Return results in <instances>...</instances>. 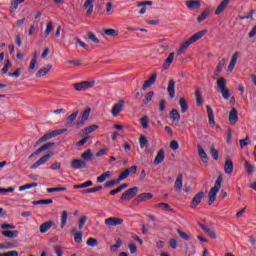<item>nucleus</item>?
Listing matches in <instances>:
<instances>
[{
	"instance_id": "18",
	"label": "nucleus",
	"mask_w": 256,
	"mask_h": 256,
	"mask_svg": "<svg viewBox=\"0 0 256 256\" xmlns=\"http://www.w3.org/2000/svg\"><path fill=\"white\" fill-rule=\"evenodd\" d=\"M209 15H211V7H206L204 11L197 17L198 23H203L205 19H208Z\"/></svg>"
},
{
	"instance_id": "4",
	"label": "nucleus",
	"mask_w": 256,
	"mask_h": 256,
	"mask_svg": "<svg viewBox=\"0 0 256 256\" xmlns=\"http://www.w3.org/2000/svg\"><path fill=\"white\" fill-rule=\"evenodd\" d=\"M137 193H139V188L134 186L126 190L120 197V201H131L134 197H137Z\"/></svg>"
},
{
	"instance_id": "37",
	"label": "nucleus",
	"mask_w": 256,
	"mask_h": 256,
	"mask_svg": "<svg viewBox=\"0 0 256 256\" xmlns=\"http://www.w3.org/2000/svg\"><path fill=\"white\" fill-rule=\"evenodd\" d=\"M185 253L188 256H193L195 255V245H193L192 243L188 244L185 246Z\"/></svg>"
},
{
	"instance_id": "2",
	"label": "nucleus",
	"mask_w": 256,
	"mask_h": 256,
	"mask_svg": "<svg viewBox=\"0 0 256 256\" xmlns=\"http://www.w3.org/2000/svg\"><path fill=\"white\" fill-rule=\"evenodd\" d=\"M222 183H223V176L219 175L215 182L214 187H212L208 193V205L215 203V201L217 199V193H219Z\"/></svg>"
},
{
	"instance_id": "1",
	"label": "nucleus",
	"mask_w": 256,
	"mask_h": 256,
	"mask_svg": "<svg viewBox=\"0 0 256 256\" xmlns=\"http://www.w3.org/2000/svg\"><path fill=\"white\" fill-rule=\"evenodd\" d=\"M205 35H207V30H201L195 33L192 37H190L188 40L181 44L179 49L176 51V54L183 55V53H185L187 49H189L190 45H193V43H197V41H199V39H203Z\"/></svg>"
},
{
	"instance_id": "24",
	"label": "nucleus",
	"mask_w": 256,
	"mask_h": 256,
	"mask_svg": "<svg viewBox=\"0 0 256 256\" xmlns=\"http://www.w3.org/2000/svg\"><path fill=\"white\" fill-rule=\"evenodd\" d=\"M53 66H51L50 64H48L46 67L39 69L36 72V77L40 78V77H45L46 75H49V71H51Z\"/></svg>"
},
{
	"instance_id": "49",
	"label": "nucleus",
	"mask_w": 256,
	"mask_h": 256,
	"mask_svg": "<svg viewBox=\"0 0 256 256\" xmlns=\"http://www.w3.org/2000/svg\"><path fill=\"white\" fill-rule=\"evenodd\" d=\"M170 115L172 117V121H179V119H181V114H179V111L177 109H173L170 112Z\"/></svg>"
},
{
	"instance_id": "32",
	"label": "nucleus",
	"mask_w": 256,
	"mask_h": 256,
	"mask_svg": "<svg viewBox=\"0 0 256 256\" xmlns=\"http://www.w3.org/2000/svg\"><path fill=\"white\" fill-rule=\"evenodd\" d=\"M67 219H69V213L67 210H63L61 215V229H65V226L67 225Z\"/></svg>"
},
{
	"instance_id": "36",
	"label": "nucleus",
	"mask_w": 256,
	"mask_h": 256,
	"mask_svg": "<svg viewBox=\"0 0 256 256\" xmlns=\"http://www.w3.org/2000/svg\"><path fill=\"white\" fill-rule=\"evenodd\" d=\"M25 0H13L10 4V12L15 13L17 11V8L19 7V3H24Z\"/></svg>"
},
{
	"instance_id": "35",
	"label": "nucleus",
	"mask_w": 256,
	"mask_h": 256,
	"mask_svg": "<svg viewBox=\"0 0 256 256\" xmlns=\"http://www.w3.org/2000/svg\"><path fill=\"white\" fill-rule=\"evenodd\" d=\"M77 115H79V110H76L71 115H69L66 119L67 125H69L71 127L73 125V121H75V119H77Z\"/></svg>"
},
{
	"instance_id": "42",
	"label": "nucleus",
	"mask_w": 256,
	"mask_h": 256,
	"mask_svg": "<svg viewBox=\"0 0 256 256\" xmlns=\"http://www.w3.org/2000/svg\"><path fill=\"white\" fill-rule=\"evenodd\" d=\"M119 183H121V181L117 178L106 182L104 187L111 189V187H115V185H119Z\"/></svg>"
},
{
	"instance_id": "41",
	"label": "nucleus",
	"mask_w": 256,
	"mask_h": 256,
	"mask_svg": "<svg viewBox=\"0 0 256 256\" xmlns=\"http://www.w3.org/2000/svg\"><path fill=\"white\" fill-rule=\"evenodd\" d=\"M53 203V199H46V200H36L33 201V205H51Z\"/></svg>"
},
{
	"instance_id": "19",
	"label": "nucleus",
	"mask_w": 256,
	"mask_h": 256,
	"mask_svg": "<svg viewBox=\"0 0 256 256\" xmlns=\"http://www.w3.org/2000/svg\"><path fill=\"white\" fill-rule=\"evenodd\" d=\"M61 133H63V132H61L60 130H53L49 133L44 134L41 137V139L45 143V141H49V139H53V137H57L58 135H61Z\"/></svg>"
},
{
	"instance_id": "6",
	"label": "nucleus",
	"mask_w": 256,
	"mask_h": 256,
	"mask_svg": "<svg viewBox=\"0 0 256 256\" xmlns=\"http://www.w3.org/2000/svg\"><path fill=\"white\" fill-rule=\"evenodd\" d=\"M55 155V152H50L44 156H42L38 161H36L33 165L30 166V169H37L40 165H45L49 159H51Z\"/></svg>"
},
{
	"instance_id": "52",
	"label": "nucleus",
	"mask_w": 256,
	"mask_h": 256,
	"mask_svg": "<svg viewBox=\"0 0 256 256\" xmlns=\"http://www.w3.org/2000/svg\"><path fill=\"white\" fill-rule=\"evenodd\" d=\"M86 245H88V247H97L99 245V241H97L96 238H89Z\"/></svg>"
},
{
	"instance_id": "51",
	"label": "nucleus",
	"mask_w": 256,
	"mask_h": 256,
	"mask_svg": "<svg viewBox=\"0 0 256 256\" xmlns=\"http://www.w3.org/2000/svg\"><path fill=\"white\" fill-rule=\"evenodd\" d=\"M244 167L248 175H253V164H250L248 160H245Z\"/></svg>"
},
{
	"instance_id": "56",
	"label": "nucleus",
	"mask_w": 256,
	"mask_h": 256,
	"mask_svg": "<svg viewBox=\"0 0 256 256\" xmlns=\"http://www.w3.org/2000/svg\"><path fill=\"white\" fill-rule=\"evenodd\" d=\"M87 37L88 39H90V41H92V43H96V44L100 43V41L97 39V36H95L93 32H88Z\"/></svg>"
},
{
	"instance_id": "15",
	"label": "nucleus",
	"mask_w": 256,
	"mask_h": 256,
	"mask_svg": "<svg viewBox=\"0 0 256 256\" xmlns=\"http://www.w3.org/2000/svg\"><path fill=\"white\" fill-rule=\"evenodd\" d=\"M239 121V112L237 111V108H232L229 113V122L231 125H235Z\"/></svg>"
},
{
	"instance_id": "5",
	"label": "nucleus",
	"mask_w": 256,
	"mask_h": 256,
	"mask_svg": "<svg viewBox=\"0 0 256 256\" xmlns=\"http://www.w3.org/2000/svg\"><path fill=\"white\" fill-rule=\"evenodd\" d=\"M73 87L75 91H87V89H91L92 87H95V80L75 83Z\"/></svg>"
},
{
	"instance_id": "9",
	"label": "nucleus",
	"mask_w": 256,
	"mask_h": 256,
	"mask_svg": "<svg viewBox=\"0 0 256 256\" xmlns=\"http://www.w3.org/2000/svg\"><path fill=\"white\" fill-rule=\"evenodd\" d=\"M203 197H205V192L200 191L195 196L193 197L191 203H190V208L191 209H197V206L201 203L203 200Z\"/></svg>"
},
{
	"instance_id": "50",
	"label": "nucleus",
	"mask_w": 256,
	"mask_h": 256,
	"mask_svg": "<svg viewBox=\"0 0 256 256\" xmlns=\"http://www.w3.org/2000/svg\"><path fill=\"white\" fill-rule=\"evenodd\" d=\"M140 123H141L143 129H149V117L143 116L140 119Z\"/></svg>"
},
{
	"instance_id": "40",
	"label": "nucleus",
	"mask_w": 256,
	"mask_h": 256,
	"mask_svg": "<svg viewBox=\"0 0 256 256\" xmlns=\"http://www.w3.org/2000/svg\"><path fill=\"white\" fill-rule=\"evenodd\" d=\"M177 233L183 241H191V236L181 229H177Z\"/></svg>"
},
{
	"instance_id": "47",
	"label": "nucleus",
	"mask_w": 256,
	"mask_h": 256,
	"mask_svg": "<svg viewBox=\"0 0 256 256\" xmlns=\"http://www.w3.org/2000/svg\"><path fill=\"white\" fill-rule=\"evenodd\" d=\"M156 207H158L159 209H164V211H170L171 213L174 212L168 203H158Z\"/></svg>"
},
{
	"instance_id": "43",
	"label": "nucleus",
	"mask_w": 256,
	"mask_h": 256,
	"mask_svg": "<svg viewBox=\"0 0 256 256\" xmlns=\"http://www.w3.org/2000/svg\"><path fill=\"white\" fill-rule=\"evenodd\" d=\"M121 245H123V241L121 240V238H118L116 240V244H114L110 247V251H112V253H116L117 249H119V247H121Z\"/></svg>"
},
{
	"instance_id": "60",
	"label": "nucleus",
	"mask_w": 256,
	"mask_h": 256,
	"mask_svg": "<svg viewBox=\"0 0 256 256\" xmlns=\"http://www.w3.org/2000/svg\"><path fill=\"white\" fill-rule=\"evenodd\" d=\"M37 183H30L19 187V191H25L27 189H31L32 187H37Z\"/></svg>"
},
{
	"instance_id": "46",
	"label": "nucleus",
	"mask_w": 256,
	"mask_h": 256,
	"mask_svg": "<svg viewBox=\"0 0 256 256\" xmlns=\"http://www.w3.org/2000/svg\"><path fill=\"white\" fill-rule=\"evenodd\" d=\"M9 69H11V60H6L3 68H2V75H7L9 73Z\"/></svg>"
},
{
	"instance_id": "7",
	"label": "nucleus",
	"mask_w": 256,
	"mask_h": 256,
	"mask_svg": "<svg viewBox=\"0 0 256 256\" xmlns=\"http://www.w3.org/2000/svg\"><path fill=\"white\" fill-rule=\"evenodd\" d=\"M149 199H153V194L150 192L147 193H141L140 195L137 196L132 202V205H139V203H143L145 201H148Z\"/></svg>"
},
{
	"instance_id": "10",
	"label": "nucleus",
	"mask_w": 256,
	"mask_h": 256,
	"mask_svg": "<svg viewBox=\"0 0 256 256\" xmlns=\"http://www.w3.org/2000/svg\"><path fill=\"white\" fill-rule=\"evenodd\" d=\"M185 5L190 11H199L201 9V0H186Z\"/></svg>"
},
{
	"instance_id": "64",
	"label": "nucleus",
	"mask_w": 256,
	"mask_h": 256,
	"mask_svg": "<svg viewBox=\"0 0 256 256\" xmlns=\"http://www.w3.org/2000/svg\"><path fill=\"white\" fill-rule=\"evenodd\" d=\"M206 235H209L211 239H217V233H215V230H211V228H208L205 231Z\"/></svg>"
},
{
	"instance_id": "33",
	"label": "nucleus",
	"mask_w": 256,
	"mask_h": 256,
	"mask_svg": "<svg viewBox=\"0 0 256 256\" xmlns=\"http://www.w3.org/2000/svg\"><path fill=\"white\" fill-rule=\"evenodd\" d=\"M111 175V171L104 172L102 175L97 177V183H105V181H107V179H109Z\"/></svg>"
},
{
	"instance_id": "45",
	"label": "nucleus",
	"mask_w": 256,
	"mask_h": 256,
	"mask_svg": "<svg viewBox=\"0 0 256 256\" xmlns=\"http://www.w3.org/2000/svg\"><path fill=\"white\" fill-rule=\"evenodd\" d=\"M155 95V92L150 91L145 95V99H144V105H148L149 103H151V101H153V97Z\"/></svg>"
},
{
	"instance_id": "30",
	"label": "nucleus",
	"mask_w": 256,
	"mask_h": 256,
	"mask_svg": "<svg viewBox=\"0 0 256 256\" xmlns=\"http://www.w3.org/2000/svg\"><path fill=\"white\" fill-rule=\"evenodd\" d=\"M97 129H99V125L93 124L82 129V133L83 135H90V133H93V131H97Z\"/></svg>"
},
{
	"instance_id": "12",
	"label": "nucleus",
	"mask_w": 256,
	"mask_h": 256,
	"mask_svg": "<svg viewBox=\"0 0 256 256\" xmlns=\"http://www.w3.org/2000/svg\"><path fill=\"white\" fill-rule=\"evenodd\" d=\"M155 81H157V72L152 73L150 78L144 82L142 86V91H147L149 87H151L152 85H155Z\"/></svg>"
},
{
	"instance_id": "54",
	"label": "nucleus",
	"mask_w": 256,
	"mask_h": 256,
	"mask_svg": "<svg viewBox=\"0 0 256 256\" xmlns=\"http://www.w3.org/2000/svg\"><path fill=\"white\" fill-rule=\"evenodd\" d=\"M52 31H53V23L48 22L47 25H46V30L44 32L45 37H49V35H51Z\"/></svg>"
},
{
	"instance_id": "27",
	"label": "nucleus",
	"mask_w": 256,
	"mask_h": 256,
	"mask_svg": "<svg viewBox=\"0 0 256 256\" xmlns=\"http://www.w3.org/2000/svg\"><path fill=\"white\" fill-rule=\"evenodd\" d=\"M2 235L3 237H8V239H15L16 237H19V231L5 230V231H2Z\"/></svg>"
},
{
	"instance_id": "14",
	"label": "nucleus",
	"mask_w": 256,
	"mask_h": 256,
	"mask_svg": "<svg viewBox=\"0 0 256 256\" xmlns=\"http://www.w3.org/2000/svg\"><path fill=\"white\" fill-rule=\"evenodd\" d=\"M229 3H231V0H222L216 8L214 15H221L229 7Z\"/></svg>"
},
{
	"instance_id": "57",
	"label": "nucleus",
	"mask_w": 256,
	"mask_h": 256,
	"mask_svg": "<svg viewBox=\"0 0 256 256\" xmlns=\"http://www.w3.org/2000/svg\"><path fill=\"white\" fill-rule=\"evenodd\" d=\"M74 241L75 243H81L83 241V232L74 233Z\"/></svg>"
},
{
	"instance_id": "8",
	"label": "nucleus",
	"mask_w": 256,
	"mask_h": 256,
	"mask_svg": "<svg viewBox=\"0 0 256 256\" xmlns=\"http://www.w3.org/2000/svg\"><path fill=\"white\" fill-rule=\"evenodd\" d=\"M124 220L123 218L119 217H109L105 219V225L107 227H117V225H123Z\"/></svg>"
},
{
	"instance_id": "20",
	"label": "nucleus",
	"mask_w": 256,
	"mask_h": 256,
	"mask_svg": "<svg viewBox=\"0 0 256 256\" xmlns=\"http://www.w3.org/2000/svg\"><path fill=\"white\" fill-rule=\"evenodd\" d=\"M163 161H165V150L161 149L157 152V155L154 159L153 164L154 165H161V163H163Z\"/></svg>"
},
{
	"instance_id": "34",
	"label": "nucleus",
	"mask_w": 256,
	"mask_h": 256,
	"mask_svg": "<svg viewBox=\"0 0 256 256\" xmlns=\"http://www.w3.org/2000/svg\"><path fill=\"white\" fill-rule=\"evenodd\" d=\"M179 105L181 107V112L187 113V111L189 110V104L187 103V100L185 98H180Z\"/></svg>"
},
{
	"instance_id": "44",
	"label": "nucleus",
	"mask_w": 256,
	"mask_h": 256,
	"mask_svg": "<svg viewBox=\"0 0 256 256\" xmlns=\"http://www.w3.org/2000/svg\"><path fill=\"white\" fill-rule=\"evenodd\" d=\"M105 35H108V37H117L119 35V32L113 28L104 29Z\"/></svg>"
},
{
	"instance_id": "61",
	"label": "nucleus",
	"mask_w": 256,
	"mask_h": 256,
	"mask_svg": "<svg viewBox=\"0 0 256 256\" xmlns=\"http://www.w3.org/2000/svg\"><path fill=\"white\" fill-rule=\"evenodd\" d=\"M89 115H91V108H87V109L82 113L81 119H82L83 121H87V119H89Z\"/></svg>"
},
{
	"instance_id": "63",
	"label": "nucleus",
	"mask_w": 256,
	"mask_h": 256,
	"mask_svg": "<svg viewBox=\"0 0 256 256\" xmlns=\"http://www.w3.org/2000/svg\"><path fill=\"white\" fill-rule=\"evenodd\" d=\"M0 256H19V252L16 250L0 253Z\"/></svg>"
},
{
	"instance_id": "39",
	"label": "nucleus",
	"mask_w": 256,
	"mask_h": 256,
	"mask_svg": "<svg viewBox=\"0 0 256 256\" xmlns=\"http://www.w3.org/2000/svg\"><path fill=\"white\" fill-rule=\"evenodd\" d=\"M225 59H222L219 63L218 66L216 68V71L214 72V74L216 75V77H219V73H221V71H223V67H225Z\"/></svg>"
},
{
	"instance_id": "59",
	"label": "nucleus",
	"mask_w": 256,
	"mask_h": 256,
	"mask_svg": "<svg viewBox=\"0 0 256 256\" xmlns=\"http://www.w3.org/2000/svg\"><path fill=\"white\" fill-rule=\"evenodd\" d=\"M85 223H87V216H82L79 219V223H78V229L81 231V229H83V227H85Z\"/></svg>"
},
{
	"instance_id": "53",
	"label": "nucleus",
	"mask_w": 256,
	"mask_h": 256,
	"mask_svg": "<svg viewBox=\"0 0 256 256\" xmlns=\"http://www.w3.org/2000/svg\"><path fill=\"white\" fill-rule=\"evenodd\" d=\"M139 143H140L141 149H144L145 147H147V144L149 143V140H147V137L141 135L140 139H139Z\"/></svg>"
},
{
	"instance_id": "21",
	"label": "nucleus",
	"mask_w": 256,
	"mask_h": 256,
	"mask_svg": "<svg viewBox=\"0 0 256 256\" xmlns=\"http://www.w3.org/2000/svg\"><path fill=\"white\" fill-rule=\"evenodd\" d=\"M81 159H83L85 163L89 161H93V159H95V156L93 155V151H91V149H87L85 152L81 154Z\"/></svg>"
},
{
	"instance_id": "17",
	"label": "nucleus",
	"mask_w": 256,
	"mask_h": 256,
	"mask_svg": "<svg viewBox=\"0 0 256 256\" xmlns=\"http://www.w3.org/2000/svg\"><path fill=\"white\" fill-rule=\"evenodd\" d=\"M183 187V174L180 173L178 174L175 183H174V190L177 193H181V188Z\"/></svg>"
},
{
	"instance_id": "55",
	"label": "nucleus",
	"mask_w": 256,
	"mask_h": 256,
	"mask_svg": "<svg viewBox=\"0 0 256 256\" xmlns=\"http://www.w3.org/2000/svg\"><path fill=\"white\" fill-rule=\"evenodd\" d=\"M210 155L211 157L215 160L218 161L219 160V151H217V149H215V147H212L210 149Z\"/></svg>"
},
{
	"instance_id": "28",
	"label": "nucleus",
	"mask_w": 256,
	"mask_h": 256,
	"mask_svg": "<svg viewBox=\"0 0 256 256\" xmlns=\"http://www.w3.org/2000/svg\"><path fill=\"white\" fill-rule=\"evenodd\" d=\"M206 111L208 113V121L210 125H215V114H213V109L211 106H206Z\"/></svg>"
},
{
	"instance_id": "48",
	"label": "nucleus",
	"mask_w": 256,
	"mask_h": 256,
	"mask_svg": "<svg viewBox=\"0 0 256 256\" xmlns=\"http://www.w3.org/2000/svg\"><path fill=\"white\" fill-rule=\"evenodd\" d=\"M103 189V186H96L90 189L82 190L81 193L87 194V193H97V191H101Z\"/></svg>"
},
{
	"instance_id": "16",
	"label": "nucleus",
	"mask_w": 256,
	"mask_h": 256,
	"mask_svg": "<svg viewBox=\"0 0 256 256\" xmlns=\"http://www.w3.org/2000/svg\"><path fill=\"white\" fill-rule=\"evenodd\" d=\"M174 59H175V52H172L168 55L167 59L164 61L162 65V69L164 71H167V69L171 67V64L173 63Z\"/></svg>"
},
{
	"instance_id": "31",
	"label": "nucleus",
	"mask_w": 256,
	"mask_h": 256,
	"mask_svg": "<svg viewBox=\"0 0 256 256\" xmlns=\"http://www.w3.org/2000/svg\"><path fill=\"white\" fill-rule=\"evenodd\" d=\"M237 59H239V52H235L232 55V59H231L230 64L228 66V69H230V71H233L235 69V65H237Z\"/></svg>"
},
{
	"instance_id": "23",
	"label": "nucleus",
	"mask_w": 256,
	"mask_h": 256,
	"mask_svg": "<svg viewBox=\"0 0 256 256\" xmlns=\"http://www.w3.org/2000/svg\"><path fill=\"white\" fill-rule=\"evenodd\" d=\"M51 227H55V222L53 221H46L40 225V233H47Z\"/></svg>"
},
{
	"instance_id": "26",
	"label": "nucleus",
	"mask_w": 256,
	"mask_h": 256,
	"mask_svg": "<svg viewBox=\"0 0 256 256\" xmlns=\"http://www.w3.org/2000/svg\"><path fill=\"white\" fill-rule=\"evenodd\" d=\"M198 154H199L201 161H203L204 163H209V157L207 156L205 149H203V147H201V145H198Z\"/></svg>"
},
{
	"instance_id": "13",
	"label": "nucleus",
	"mask_w": 256,
	"mask_h": 256,
	"mask_svg": "<svg viewBox=\"0 0 256 256\" xmlns=\"http://www.w3.org/2000/svg\"><path fill=\"white\" fill-rule=\"evenodd\" d=\"M73 169H87V162L81 159H74L70 163Z\"/></svg>"
},
{
	"instance_id": "29",
	"label": "nucleus",
	"mask_w": 256,
	"mask_h": 256,
	"mask_svg": "<svg viewBox=\"0 0 256 256\" xmlns=\"http://www.w3.org/2000/svg\"><path fill=\"white\" fill-rule=\"evenodd\" d=\"M195 97H196V104L198 107H201L203 105V94L201 93L200 88L195 89Z\"/></svg>"
},
{
	"instance_id": "11",
	"label": "nucleus",
	"mask_w": 256,
	"mask_h": 256,
	"mask_svg": "<svg viewBox=\"0 0 256 256\" xmlns=\"http://www.w3.org/2000/svg\"><path fill=\"white\" fill-rule=\"evenodd\" d=\"M124 108H125V100H120L119 102L115 103L112 107L113 117H117L119 113L123 111Z\"/></svg>"
},
{
	"instance_id": "38",
	"label": "nucleus",
	"mask_w": 256,
	"mask_h": 256,
	"mask_svg": "<svg viewBox=\"0 0 256 256\" xmlns=\"http://www.w3.org/2000/svg\"><path fill=\"white\" fill-rule=\"evenodd\" d=\"M53 147H55V142H48V143L44 144L43 146H41L40 148H38V152L43 153V151L53 149Z\"/></svg>"
},
{
	"instance_id": "3",
	"label": "nucleus",
	"mask_w": 256,
	"mask_h": 256,
	"mask_svg": "<svg viewBox=\"0 0 256 256\" xmlns=\"http://www.w3.org/2000/svg\"><path fill=\"white\" fill-rule=\"evenodd\" d=\"M217 91L221 93L223 99H226V101L231 97V91L227 88V80L224 77L218 78Z\"/></svg>"
},
{
	"instance_id": "25",
	"label": "nucleus",
	"mask_w": 256,
	"mask_h": 256,
	"mask_svg": "<svg viewBox=\"0 0 256 256\" xmlns=\"http://www.w3.org/2000/svg\"><path fill=\"white\" fill-rule=\"evenodd\" d=\"M167 92L170 99H175V80H169Z\"/></svg>"
},
{
	"instance_id": "58",
	"label": "nucleus",
	"mask_w": 256,
	"mask_h": 256,
	"mask_svg": "<svg viewBox=\"0 0 256 256\" xmlns=\"http://www.w3.org/2000/svg\"><path fill=\"white\" fill-rule=\"evenodd\" d=\"M57 191H67V188L66 187L47 188V193H57Z\"/></svg>"
},
{
	"instance_id": "62",
	"label": "nucleus",
	"mask_w": 256,
	"mask_h": 256,
	"mask_svg": "<svg viewBox=\"0 0 256 256\" xmlns=\"http://www.w3.org/2000/svg\"><path fill=\"white\" fill-rule=\"evenodd\" d=\"M129 177V170L125 169L123 172L120 173L118 176V180L123 181V179H127Z\"/></svg>"
},
{
	"instance_id": "22",
	"label": "nucleus",
	"mask_w": 256,
	"mask_h": 256,
	"mask_svg": "<svg viewBox=\"0 0 256 256\" xmlns=\"http://www.w3.org/2000/svg\"><path fill=\"white\" fill-rule=\"evenodd\" d=\"M224 172L226 175H231L233 173V160L231 158H227L224 164Z\"/></svg>"
}]
</instances>
